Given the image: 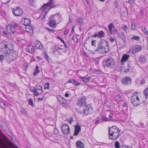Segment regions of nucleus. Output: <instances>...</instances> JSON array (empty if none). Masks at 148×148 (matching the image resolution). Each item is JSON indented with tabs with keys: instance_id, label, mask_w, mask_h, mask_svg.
<instances>
[{
	"instance_id": "obj_34",
	"label": "nucleus",
	"mask_w": 148,
	"mask_h": 148,
	"mask_svg": "<svg viewBox=\"0 0 148 148\" xmlns=\"http://www.w3.org/2000/svg\"><path fill=\"white\" fill-rule=\"evenodd\" d=\"M114 147L115 148H121L120 144L118 141H116L115 142Z\"/></svg>"
},
{
	"instance_id": "obj_23",
	"label": "nucleus",
	"mask_w": 148,
	"mask_h": 148,
	"mask_svg": "<svg viewBox=\"0 0 148 148\" xmlns=\"http://www.w3.org/2000/svg\"><path fill=\"white\" fill-rule=\"evenodd\" d=\"M35 46L37 48L41 49L43 48V45L39 41H36L35 42Z\"/></svg>"
},
{
	"instance_id": "obj_31",
	"label": "nucleus",
	"mask_w": 148,
	"mask_h": 148,
	"mask_svg": "<svg viewBox=\"0 0 148 148\" xmlns=\"http://www.w3.org/2000/svg\"><path fill=\"white\" fill-rule=\"evenodd\" d=\"M132 67L130 63L127 64V68H126L125 69L124 71L126 72H128L129 71L132 69Z\"/></svg>"
},
{
	"instance_id": "obj_57",
	"label": "nucleus",
	"mask_w": 148,
	"mask_h": 148,
	"mask_svg": "<svg viewBox=\"0 0 148 148\" xmlns=\"http://www.w3.org/2000/svg\"><path fill=\"white\" fill-rule=\"evenodd\" d=\"M143 31L146 34H148V32L147 31L146 29L145 28L144 29H143Z\"/></svg>"
},
{
	"instance_id": "obj_7",
	"label": "nucleus",
	"mask_w": 148,
	"mask_h": 148,
	"mask_svg": "<svg viewBox=\"0 0 148 148\" xmlns=\"http://www.w3.org/2000/svg\"><path fill=\"white\" fill-rule=\"evenodd\" d=\"M106 66L109 68H112L115 66V62L112 58H110L105 61Z\"/></svg>"
},
{
	"instance_id": "obj_21",
	"label": "nucleus",
	"mask_w": 148,
	"mask_h": 148,
	"mask_svg": "<svg viewBox=\"0 0 148 148\" xmlns=\"http://www.w3.org/2000/svg\"><path fill=\"white\" fill-rule=\"evenodd\" d=\"M77 148H84L83 143L80 140L77 141L76 143Z\"/></svg>"
},
{
	"instance_id": "obj_60",
	"label": "nucleus",
	"mask_w": 148,
	"mask_h": 148,
	"mask_svg": "<svg viewBox=\"0 0 148 148\" xmlns=\"http://www.w3.org/2000/svg\"><path fill=\"white\" fill-rule=\"evenodd\" d=\"M126 105H127L126 103H125L122 104V106L123 108H125V107H126Z\"/></svg>"
},
{
	"instance_id": "obj_55",
	"label": "nucleus",
	"mask_w": 148,
	"mask_h": 148,
	"mask_svg": "<svg viewBox=\"0 0 148 148\" xmlns=\"http://www.w3.org/2000/svg\"><path fill=\"white\" fill-rule=\"evenodd\" d=\"M4 59V57L3 55H0V60L3 61Z\"/></svg>"
},
{
	"instance_id": "obj_53",
	"label": "nucleus",
	"mask_w": 148,
	"mask_h": 148,
	"mask_svg": "<svg viewBox=\"0 0 148 148\" xmlns=\"http://www.w3.org/2000/svg\"><path fill=\"white\" fill-rule=\"evenodd\" d=\"M72 39L74 42H77L78 40L77 38H72Z\"/></svg>"
},
{
	"instance_id": "obj_14",
	"label": "nucleus",
	"mask_w": 148,
	"mask_h": 148,
	"mask_svg": "<svg viewBox=\"0 0 148 148\" xmlns=\"http://www.w3.org/2000/svg\"><path fill=\"white\" fill-rule=\"evenodd\" d=\"M12 12L15 16H19L22 15L23 11L19 7H17L16 9H13L12 11Z\"/></svg>"
},
{
	"instance_id": "obj_10",
	"label": "nucleus",
	"mask_w": 148,
	"mask_h": 148,
	"mask_svg": "<svg viewBox=\"0 0 148 148\" xmlns=\"http://www.w3.org/2000/svg\"><path fill=\"white\" fill-rule=\"evenodd\" d=\"M142 49V47L139 45H136L131 47L129 51L132 53H138Z\"/></svg>"
},
{
	"instance_id": "obj_32",
	"label": "nucleus",
	"mask_w": 148,
	"mask_h": 148,
	"mask_svg": "<svg viewBox=\"0 0 148 148\" xmlns=\"http://www.w3.org/2000/svg\"><path fill=\"white\" fill-rule=\"evenodd\" d=\"M50 86V84L49 82H47L44 85V89H49Z\"/></svg>"
},
{
	"instance_id": "obj_44",
	"label": "nucleus",
	"mask_w": 148,
	"mask_h": 148,
	"mask_svg": "<svg viewBox=\"0 0 148 148\" xmlns=\"http://www.w3.org/2000/svg\"><path fill=\"white\" fill-rule=\"evenodd\" d=\"M28 27L26 28V29L27 31L29 32V31L28 30V29L30 30L32 32H33V30H32V28L31 27H30L29 26H28Z\"/></svg>"
},
{
	"instance_id": "obj_2",
	"label": "nucleus",
	"mask_w": 148,
	"mask_h": 148,
	"mask_svg": "<svg viewBox=\"0 0 148 148\" xmlns=\"http://www.w3.org/2000/svg\"><path fill=\"white\" fill-rule=\"evenodd\" d=\"M131 102L133 105L137 106L146 101L144 96L137 92H134L131 97Z\"/></svg>"
},
{
	"instance_id": "obj_18",
	"label": "nucleus",
	"mask_w": 148,
	"mask_h": 148,
	"mask_svg": "<svg viewBox=\"0 0 148 148\" xmlns=\"http://www.w3.org/2000/svg\"><path fill=\"white\" fill-rule=\"evenodd\" d=\"M26 51L30 53H33L35 51L34 46L31 45H28L26 49Z\"/></svg>"
},
{
	"instance_id": "obj_47",
	"label": "nucleus",
	"mask_w": 148,
	"mask_h": 148,
	"mask_svg": "<svg viewBox=\"0 0 148 148\" xmlns=\"http://www.w3.org/2000/svg\"><path fill=\"white\" fill-rule=\"evenodd\" d=\"M21 112L24 114H26L27 112L25 110L24 108H23L21 110Z\"/></svg>"
},
{
	"instance_id": "obj_64",
	"label": "nucleus",
	"mask_w": 148,
	"mask_h": 148,
	"mask_svg": "<svg viewBox=\"0 0 148 148\" xmlns=\"http://www.w3.org/2000/svg\"><path fill=\"white\" fill-rule=\"evenodd\" d=\"M123 148H132L131 147H130V146H123Z\"/></svg>"
},
{
	"instance_id": "obj_63",
	"label": "nucleus",
	"mask_w": 148,
	"mask_h": 148,
	"mask_svg": "<svg viewBox=\"0 0 148 148\" xmlns=\"http://www.w3.org/2000/svg\"><path fill=\"white\" fill-rule=\"evenodd\" d=\"M110 40V42H113L114 41V39L112 38Z\"/></svg>"
},
{
	"instance_id": "obj_36",
	"label": "nucleus",
	"mask_w": 148,
	"mask_h": 148,
	"mask_svg": "<svg viewBox=\"0 0 148 148\" xmlns=\"http://www.w3.org/2000/svg\"><path fill=\"white\" fill-rule=\"evenodd\" d=\"M98 34L99 36L101 37H103L104 35V33L102 31L99 32Z\"/></svg>"
},
{
	"instance_id": "obj_19",
	"label": "nucleus",
	"mask_w": 148,
	"mask_h": 148,
	"mask_svg": "<svg viewBox=\"0 0 148 148\" xmlns=\"http://www.w3.org/2000/svg\"><path fill=\"white\" fill-rule=\"evenodd\" d=\"M76 23L78 25H82L84 24L83 18H82L77 17L76 19Z\"/></svg>"
},
{
	"instance_id": "obj_58",
	"label": "nucleus",
	"mask_w": 148,
	"mask_h": 148,
	"mask_svg": "<svg viewBox=\"0 0 148 148\" xmlns=\"http://www.w3.org/2000/svg\"><path fill=\"white\" fill-rule=\"evenodd\" d=\"M2 33H3V34L4 36H8L7 33L6 32H3Z\"/></svg>"
},
{
	"instance_id": "obj_45",
	"label": "nucleus",
	"mask_w": 148,
	"mask_h": 148,
	"mask_svg": "<svg viewBox=\"0 0 148 148\" xmlns=\"http://www.w3.org/2000/svg\"><path fill=\"white\" fill-rule=\"evenodd\" d=\"M54 133L55 134H57L58 133V129L57 128H55L54 129Z\"/></svg>"
},
{
	"instance_id": "obj_27",
	"label": "nucleus",
	"mask_w": 148,
	"mask_h": 148,
	"mask_svg": "<svg viewBox=\"0 0 148 148\" xmlns=\"http://www.w3.org/2000/svg\"><path fill=\"white\" fill-rule=\"evenodd\" d=\"M39 67L38 65H36L35 68V71L33 73V74L34 76H35L37 75L38 73L40 72V70L39 69Z\"/></svg>"
},
{
	"instance_id": "obj_28",
	"label": "nucleus",
	"mask_w": 148,
	"mask_h": 148,
	"mask_svg": "<svg viewBox=\"0 0 148 148\" xmlns=\"http://www.w3.org/2000/svg\"><path fill=\"white\" fill-rule=\"evenodd\" d=\"M30 23V20L28 18H25L24 24L25 26H28Z\"/></svg>"
},
{
	"instance_id": "obj_30",
	"label": "nucleus",
	"mask_w": 148,
	"mask_h": 148,
	"mask_svg": "<svg viewBox=\"0 0 148 148\" xmlns=\"http://www.w3.org/2000/svg\"><path fill=\"white\" fill-rule=\"evenodd\" d=\"M99 42L97 40H92L91 42V45L93 46L96 47L97 45H98L99 43Z\"/></svg>"
},
{
	"instance_id": "obj_59",
	"label": "nucleus",
	"mask_w": 148,
	"mask_h": 148,
	"mask_svg": "<svg viewBox=\"0 0 148 148\" xmlns=\"http://www.w3.org/2000/svg\"><path fill=\"white\" fill-rule=\"evenodd\" d=\"M46 28L50 32H53L54 31V30L53 29H49L48 28Z\"/></svg>"
},
{
	"instance_id": "obj_5",
	"label": "nucleus",
	"mask_w": 148,
	"mask_h": 148,
	"mask_svg": "<svg viewBox=\"0 0 148 148\" xmlns=\"http://www.w3.org/2000/svg\"><path fill=\"white\" fill-rule=\"evenodd\" d=\"M5 56L8 60L12 61L15 59L16 53V51L13 49H10L5 52Z\"/></svg>"
},
{
	"instance_id": "obj_16",
	"label": "nucleus",
	"mask_w": 148,
	"mask_h": 148,
	"mask_svg": "<svg viewBox=\"0 0 148 148\" xmlns=\"http://www.w3.org/2000/svg\"><path fill=\"white\" fill-rule=\"evenodd\" d=\"M7 32L10 34H13L15 31V28L11 24H9L6 27Z\"/></svg>"
},
{
	"instance_id": "obj_13",
	"label": "nucleus",
	"mask_w": 148,
	"mask_h": 148,
	"mask_svg": "<svg viewBox=\"0 0 148 148\" xmlns=\"http://www.w3.org/2000/svg\"><path fill=\"white\" fill-rule=\"evenodd\" d=\"M58 99L59 102L63 107H65L67 106V101L65 98L60 96L58 97Z\"/></svg>"
},
{
	"instance_id": "obj_46",
	"label": "nucleus",
	"mask_w": 148,
	"mask_h": 148,
	"mask_svg": "<svg viewBox=\"0 0 148 148\" xmlns=\"http://www.w3.org/2000/svg\"><path fill=\"white\" fill-rule=\"evenodd\" d=\"M59 38L60 40L63 43V44H64V45H65V47H67V46L66 44V43H65V42H64V40H63L61 38Z\"/></svg>"
},
{
	"instance_id": "obj_22",
	"label": "nucleus",
	"mask_w": 148,
	"mask_h": 148,
	"mask_svg": "<svg viewBox=\"0 0 148 148\" xmlns=\"http://www.w3.org/2000/svg\"><path fill=\"white\" fill-rule=\"evenodd\" d=\"M79 78L81 79L83 82L86 83L89 81L91 79V77L90 76H88L86 77H85L80 76L79 77Z\"/></svg>"
},
{
	"instance_id": "obj_41",
	"label": "nucleus",
	"mask_w": 148,
	"mask_h": 148,
	"mask_svg": "<svg viewBox=\"0 0 148 148\" xmlns=\"http://www.w3.org/2000/svg\"><path fill=\"white\" fill-rule=\"evenodd\" d=\"M145 83V79H143L140 81V84L141 85L144 84Z\"/></svg>"
},
{
	"instance_id": "obj_15",
	"label": "nucleus",
	"mask_w": 148,
	"mask_h": 148,
	"mask_svg": "<svg viewBox=\"0 0 148 148\" xmlns=\"http://www.w3.org/2000/svg\"><path fill=\"white\" fill-rule=\"evenodd\" d=\"M53 0H51L47 3L44 4L41 8V10H43L45 9L47 6H48L51 8H53L55 6L53 4Z\"/></svg>"
},
{
	"instance_id": "obj_43",
	"label": "nucleus",
	"mask_w": 148,
	"mask_h": 148,
	"mask_svg": "<svg viewBox=\"0 0 148 148\" xmlns=\"http://www.w3.org/2000/svg\"><path fill=\"white\" fill-rule=\"evenodd\" d=\"M116 98L117 100L120 101L121 99V96L119 95H117L116 96Z\"/></svg>"
},
{
	"instance_id": "obj_61",
	"label": "nucleus",
	"mask_w": 148,
	"mask_h": 148,
	"mask_svg": "<svg viewBox=\"0 0 148 148\" xmlns=\"http://www.w3.org/2000/svg\"><path fill=\"white\" fill-rule=\"evenodd\" d=\"M90 37H98L97 34H95L94 36H90Z\"/></svg>"
},
{
	"instance_id": "obj_9",
	"label": "nucleus",
	"mask_w": 148,
	"mask_h": 148,
	"mask_svg": "<svg viewBox=\"0 0 148 148\" xmlns=\"http://www.w3.org/2000/svg\"><path fill=\"white\" fill-rule=\"evenodd\" d=\"M86 98L84 97H83L82 98H79L78 99L77 101L76 102V104L79 106H86Z\"/></svg>"
},
{
	"instance_id": "obj_42",
	"label": "nucleus",
	"mask_w": 148,
	"mask_h": 148,
	"mask_svg": "<svg viewBox=\"0 0 148 148\" xmlns=\"http://www.w3.org/2000/svg\"><path fill=\"white\" fill-rule=\"evenodd\" d=\"M136 27V24L135 23H132L131 28L133 30L135 29V27Z\"/></svg>"
},
{
	"instance_id": "obj_8",
	"label": "nucleus",
	"mask_w": 148,
	"mask_h": 148,
	"mask_svg": "<svg viewBox=\"0 0 148 148\" xmlns=\"http://www.w3.org/2000/svg\"><path fill=\"white\" fill-rule=\"evenodd\" d=\"M62 132L64 135H68L70 134V130L69 126L66 124H64L62 126Z\"/></svg>"
},
{
	"instance_id": "obj_50",
	"label": "nucleus",
	"mask_w": 148,
	"mask_h": 148,
	"mask_svg": "<svg viewBox=\"0 0 148 148\" xmlns=\"http://www.w3.org/2000/svg\"><path fill=\"white\" fill-rule=\"evenodd\" d=\"M102 120L103 121H108V119L107 118L105 117H103L102 118Z\"/></svg>"
},
{
	"instance_id": "obj_20",
	"label": "nucleus",
	"mask_w": 148,
	"mask_h": 148,
	"mask_svg": "<svg viewBox=\"0 0 148 148\" xmlns=\"http://www.w3.org/2000/svg\"><path fill=\"white\" fill-rule=\"evenodd\" d=\"M81 128L80 126L77 125L75 126V130L74 134V136H76L78 135L79 132L80 131Z\"/></svg>"
},
{
	"instance_id": "obj_17",
	"label": "nucleus",
	"mask_w": 148,
	"mask_h": 148,
	"mask_svg": "<svg viewBox=\"0 0 148 148\" xmlns=\"http://www.w3.org/2000/svg\"><path fill=\"white\" fill-rule=\"evenodd\" d=\"M130 56L126 54L123 55L121 59V65H123L124 63L126 61L129 59Z\"/></svg>"
},
{
	"instance_id": "obj_33",
	"label": "nucleus",
	"mask_w": 148,
	"mask_h": 148,
	"mask_svg": "<svg viewBox=\"0 0 148 148\" xmlns=\"http://www.w3.org/2000/svg\"><path fill=\"white\" fill-rule=\"evenodd\" d=\"M144 95H145V99L147 97L148 98V88H146L144 90Z\"/></svg>"
},
{
	"instance_id": "obj_4",
	"label": "nucleus",
	"mask_w": 148,
	"mask_h": 148,
	"mask_svg": "<svg viewBox=\"0 0 148 148\" xmlns=\"http://www.w3.org/2000/svg\"><path fill=\"white\" fill-rule=\"evenodd\" d=\"M3 138L4 139L0 138V148H10L5 143V141L6 143L11 148L14 147V148H18L16 145H13V144L11 142L8 140L6 137L4 136H3Z\"/></svg>"
},
{
	"instance_id": "obj_54",
	"label": "nucleus",
	"mask_w": 148,
	"mask_h": 148,
	"mask_svg": "<svg viewBox=\"0 0 148 148\" xmlns=\"http://www.w3.org/2000/svg\"><path fill=\"white\" fill-rule=\"evenodd\" d=\"M36 58L38 59V60L39 61H40L42 60V57H40L39 56H37Z\"/></svg>"
},
{
	"instance_id": "obj_35",
	"label": "nucleus",
	"mask_w": 148,
	"mask_h": 148,
	"mask_svg": "<svg viewBox=\"0 0 148 148\" xmlns=\"http://www.w3.org/2000/svg\"><path fill=\"white\" fill-rule=\"evenodd\" d=\"M37 90L38 91H40L41 93H42L43 91L42 90V87L38 85L37 86Z\"/></svg>"
},
{
	"instance_id": "obj_29",
	"label": "nucleus",
	"mask_w": 148,
	"mask_h": 148,
	"mask_svg": "<svg viewBox=\"0 0 148 148\" xmlns=\"http://www.w3.org/2000/svg\"><path fill=\"white\" fill-rule=\"evenodd\" d=\"M114 25L112 23H110L108 25V27L111 34L113 33V32L112 29L113 28H114Z\"/></svg>"
},
{
	"instance_id": "obj_49",
	"label": "nucleus",
	"mask_w": 148,
	"mask_h": 148,
	"mask_svg": "<svg viewBox=\"0 0 148 148\" xmlns=\"http://www.w3.org/2000/svg\"><path fill=\"white\" fill-rule=\"evenodd\" d=\"M122 28L125 31H126L127 29V27L126 25H124V26Z\"/></svg>"
},
{
	"instance_id": "obj_6",
	"label": "nucleus",
	"mask_w": 148,
	"mask_h": 148,
	"mask_svg": "<svg viewBox=\"0 0 148 148\" xmlns=\"http://www.w3.org/2000/svg\"><path fill=\"white\" fill-rule=\"evenodd\" d=\"M93 110V108L90 104H88L84 107L83 112L80 113L84 115H88L91 114Z\"/></svg>"
},
{
	"instance_id": "obj_52",
	"label": "nucleus",
	"mask_w": 148,
	"mask_h": 148,
	"mask_svg": "<svg viewBox=\"0 0 148 148\" xmlns=\"http://www.w3.org/2000/svg\"><path fill=\"white\" fill-rule=\"evenodd\" d=\"M132 40H136L137 41H138L140 39V38H132Z\"/></svg>"
},
{
	"instance_id": "obj_3",
	"label": "nucleus",
	"mask_w": 148,
	"mask_h": 148,
	"mask_svg": "<svg viewBox=\"0 0 148 148\" xmlns=\"http://www.w3.org/2000/svg\"><path fill=\"white\" fill-rule=\"evenodd\" d=\"M120 131L115 125L109 128V137L110 139L115 140L117 139L120 135Z\"/></svg>"
},
{
	"instance_id": "obj_40",
	"label": "nucleus",
	"mask_w": 148,
	"mask_h": 148,
	"mask_svg": "<svg viewBox=\"0 0 148 148\" xmlns=\"http://www.w3.org/2000/svg\"><path fill=\"white\" fill-rule=\"evenodd\" d=\"M127 2L130 4H134L135 3V0H129Z\"/></svg>"
},
{
	"instance_id": "obj_56",
	"label": "nucleus",
	"mask_w": 148,
	"mask_h": 148,
	"mask_svg": "<svg viewBox=\"0 0 148 148\" xmlns=\"http://www.w3.org/2000/svg\"><path fill=\"white\" fill-rule=\"evenodd\" d=\"M44 99V98L43 97L40 98L38 97L37 99V100L38 101H40L43 100Z\"/></svg>"
},
{
	"instance_id": "obj_12",
	"label": "nucleus",
	"mask_w": 148,
	"mask_h": 148,
	"mask_svg": "<svg viewBox=\"0 0 148 148\" xmlns=\"http://www.w3.org/2000/svg\"><path fill=\"white\" fill-rule=\"evenodd\" d=\"M121 82L122 84L124 85H129L131 84L132 82L131 79L129 77H125L122 78Z\"/></svg>"
},
{
	"instance_id": "obj_51",
	"label": "nucleus",
	"mask_w": 148,
	"mask_h": 148,
	"mask_svg": "<svg viewBox=\"0 0 148 148\" xmlns=\"http://www.w3.org/2000/svg\"><path fill=\"white\" fill-rule=\"evenodd\" d=\"M113 116V114L112 113H111L109 114L108 118L109 119H111L112 118Z\"/></svg>"
},
{
	"instance_id": "obj_39",
	"label": "nucleus",
	"mask_w": 148,
	"mask_h": 148,
	"mask_svg": "<svg viewBox=\"0 0 148 148\" xmlns=\"http://www.w3.org/2000/svg\"><path fill=\"white\" fill-rule=\"evenodd\" d=\"M101 71L99 70H96L94 72L95 74L98 75L100 74L101 73Z\"/></svg>"
},
{
	"instance_id": "obj_11",
	"label": "nucleus",
	"mask_w": 148,
	"mask_h": 148,
	"mask_svg": "<svg viewBox=\"0 0 148 148\" xmlns=\"http://www.w3.org/2000/svg\"><path fill=\"white\" fill-rule=\"evenodd\" d=\"M54 15H52L50 16L49 18V24L50 26L53 28H55L57 25L56 21L53 19Z\"/></svg>"
},
{
	"instance_id": "obj_62",
	"label": "nucleus",
	"mask_w": 148,
	"mask_h": 148,
	"mask_svg": "<svg viewBox=\"0 0 148 148\" xmlns=\"http://www.w3.org/2000/svg\"><path fill=\"white\" fill-rule=\"evenodd\" d=\"M71 32L72 33H73L74 32V26H73L71 29Z\"/></svg>"
},
{
	"instance_id": "obj_24",
	"label": "nucleus",
	"mask_w": 148,
	"mask_h": 148,
	"mask_svg": "<svg viewBox=\"0 0 148 148\" xmlns=\"http://www.w3.org/2000/svg\"><path fill=\"white\" fill-rule=\"evenodd\" d=\"M55 51L59 53H61L64 51V49L60 48L58 47H56L54 49Z\"/></svg>"
},
{
	"instance_id": "obj_1",
	"label": "nucleus",
	"mask_w": 148,
	"mask_h": 148,
	"mask_svg": "<svg viewBox=\"0 0 148 148\" xmlns=\"http://www.w3.org/2000/svg\"><path fill=\"white\" fill-rule=\"evenodd\" d=\"M109 49L108 42L105 40H101L99 42L97 48L92 49L91 48L89 50L90 53L92 54H95L98 51L100 54H104L107 53Z\"/></svg>"
},
{
	"instance_id": "obj_38",
	"label": "nucleus",
	"mask_w": 148,
	"mask_h": 148,
	"mask_svg": "<svg viewBox=\"0 0 148 148\" xmlns=\"http://www.w3.org/2000/svg\"><path fill=\"white\" fill-rule=\"evenodd\" d=\"M73 84L76 86H78L81 84V83L76 80H74Z\"/></svg>"
},
{
	"instance_id": "obj_48",
	"label": "nucleus",
	"mask_w": 148,
	"mask_h": 148,
	"mask_svg": "<svg viewBox=\"0 0 148 148\" xmlns=\"http://www.w3.org/2000/svg\"><path fill=\"white\" fill-rule=\"evenodd\" d=\"M75 80L73 79H70L68 81V83H74V82Z\"/></svg>"
},
{
	"instance_id": "obj_26",
	"label": "nucleus",
	"mask_w": 148,
	"mask_h": 148,
	"mask_svg": "<svg viewBox=\"0 0 148 148\" xmlns=\"http://www.w3.org/2000/svg\"><path fill=\"white\" fill-rule=\"evenodd\" d=\"M43 57L49 62H51V59L49 58L48 55L47 53L46 52H44L42 54Z\"/></svg>"
},
{
	"instance_id": "obj_25",
	"label": "nucleus",
	"mask_w": 148,
	"mask_h": 148,
	"mask_svg": "<svg viewBox=\"0 0 148 148\" xmlns=\"http://www.w3.org/2000/svg\"><path fill=\"white\" fill-rule=\"evenodd\" d=\"M29 90L30 91L33 92L34 95L35 96H38L39 94L34 87H32V88L29 89Z\"/></svg>"
},
{
	"instance_id": "obj_37",
	"label": "nucleus",
	"mask_w": 148,
	"mask_h": 148,
	"mask_svg": "<svg viewBox=\"0 0 148 148\" xmlns=\"http://www.w3.org/2000/svg\"><path fill=\"white\" fill-rule=\"evenodd\" d=\"M29 104L32 106H34V103L33 102V100L31 98H30L28 100Z\"/></svg>"
}]
</instances>
